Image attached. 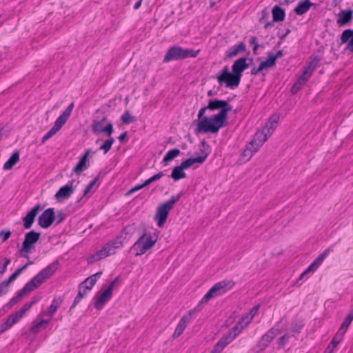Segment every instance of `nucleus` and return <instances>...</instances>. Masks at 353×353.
Segmentation results:
<instances>
[{
	"label": "nucleus",
	"mask_w": 353,
	"mask_h": 353,
	"mask_svg": "<svg viewBox=\"0 0 353 353\" xmlns=\"http://www.w3.org/2000/svg\"><path fill=\"white\" fill-rule=\"evenodd\" d=\"M341 43H347L345 50L353 52V29L348 28L343 30L341 35Z\"/></svg>",
	"instance_id": "20"
},
{
	"label": "nucleus",
	"mask_w": 353,
	"mask_h": 353,
	"mask_svg": "<svg viewBox=\"0 0 353 353\" xmlns=\"http://www.w3.org/2000/svg\"><path fill=\"white\" fill-rule=\"evenodd\" d=\"M235 285L232 280H223L214 285L204 295L200 304L206 303L213 298L221 296L232 289Z\"/></svg>",
	"instance_id": "9"
},
{
	"label": "nucleus",
	"mask_w": 353,
	"mask_h": 353,
	"mask_svg": "<svg viewBox=\"0 0 353 353\" xmlns=\"http://www.w3.org/2000/svg\"><path fill=\"white\" fill-rule=\"evenodd\" d=\"M277 57L275 54L269 52L268 59L265 61L271 68L276 65Z\"/></svg>",
	"instance_id": "54"
},
{
	"label": "nucleus",
	"mask_w": 353,
	"mask_h": 353,
	"mask_svg": "<svg viewBox=\"0 0 353 353\" xmlns=\"http://www.w3.org/2000/svg\"><path fill=\"white\" fill-rule=\"evenodd\" d=\"M279 120V115L278 114H274L272 117H270L268 120V123L266 124L265 127L264 128L266 131L268 130H270L272 133L275 130L276 127V124L278 123Z\"/></svg>",
	"instance_id": "40"
},
{
	"label": "nucleus",
	"mask_w": 353,
	"mask_h": 353,
	"mask_svg": "<svg viewBox=\"0 0 353 353\" xmlns=\"http://www.w3.org/2000/svg\"><path fill=\"white\" fill-rule=\"evenodd\" d=\"M73 182L74 181L72 180L66 185L61 187L59 190L56 192L54 196L55 198L57 199H65L69 198L74 190L73 187Z\"/></svg>",
	"instance_id": "19"
},
{
	"label": "nucleus",
	"mask_w": 353,
	"mask_h": 353,
	"mask_svg": "<svg viewBox=\"0 0 353 353\" xmlns=\"http://www.w3.org/2000/svg\"><path fill=\"white\" fill-rule=\"evenodd\" d=\"M229 101L230 99L224 101L222 111L217 113L226 125H228V112L232 110V106L229 103Z\"/></svg>",
	"instance_id": "29"
},
{
	"label": "nucleus",
	"mask_w": 353,
	"mask_h": 353,
	"mask_svg": "<svg viewBox=\"0 0 353 353\" xmlns=\"http://www.w3.org/2000/svg\"><path fill=\"white\" fill-rule=\"evenodd\" d=\"M107 121V116L104 115L101 120H94L92 124V130L94 133H104L108 137L112 136L114 132V126L112 121L102 127L103 123Z\"/></svg>",
	"instance_id": "13"
},
{
	"label": "nucleus",
	"mask_w": 353,
	"mask_h": 353,
	"mask_svg": "<svg viewBox=\"0 0 353 353\" xmlns=\"http://www.w3.org/2000/svg\"><path fill=\"white\" fill-rule=\"evenodd\" d=\"M74 102L71 103L63 111V112L57 119V121L63 125L68 120L71 114V112L74 108Z\"/></svg>",
	"instance_id": "30"
},
{
	"label": "nucleus",
	"mask_w": 353,
	"mask_h": 353,
	"mask_svg": "<svg viewBox=\"0 0 353 353\" xmlns=\"http://www.w3.org/2000/svg\"><path fill=\"white\" fill-rule=\"evenodd\" d=\"M201 145L203 147V149H201V155H199V157L205 156V161L211 152L210 146L208 144L205 139H203L201 141Z\"/></svg>",
	"instance_id": "48"
},
{
	"label": "nucleus",
	"mask_w": 353,
	"mask_h": 353,
	"mask_svg": "<svg viewBox=\"0 0 353 353\" xmlns=\"http://www.w3.org/2000/svg\"><path fill=\"white\" fill-rule=\"evenodd\" d=\"M281 332V330L277 327V325L270 328L265 334H263L256 346V352L259 353L264 350L272 342V341Z\"/></svg>",
	"instance_id": "12"
},
{
	"label": "nucleus",
	"mask_w": 353,
	"mask_h": 353,
	"mask_svg": "<svg viewBox=\"0 0 353 353\" xmlns=\"http://www.w3.org/2000/svg\"><path fill=\"white\" fill-rule=\"evenodd\" d=\"M244 328L242 323H238L228 332L224 334L219 341L214 345L210 353H221L225 347L230 344Z\"/></svg>",
	"instance_id": "7"
},
{
	"label": "nucleus",
	"mask_w": 353,
	"mask_h": 353,
	"mask_svg": "<svg viewBox=\"0 0 353 353\" xmlns=\"http://www.w3.org/2000/svg\"><path fill=\"white\" fill-rule=\"evenodd\" d=\"M90 166L89 159L85 156H81L77 165L73 169V172L76 174H80L83 171Z\"/></svg>",
	"instance_id": "25"
},
{
	"label": "nucleus",
	"mask_w": 353,
	"mask_h": 353,
	"mask_svg": "<svg viewBox=\"0 0 353 353\" xmlns=\"http://www.w3.org/2000/svg\"><path fill=\"white\" fill-rule=\"evenodd\" d=\"M20 299H21V298L19 297V296H18L17 294L15 296L12 297L9 301V302L6 304V306L8 307H12L15 304H17Z\"/></svg>",
	"instance_id": "64"
},
{
	"label": "nucleus",
	"mask_w": 353,
	"mask_h": 353,
	"mask_svg": "<svg viewBox=\"0 0 353 353\" xmlns=\"http://www.w3.org/2000/svg\"><path fill=\"white\" fill-rule=\"evenodd\" d=\"M41 210L42 207L41 205L37 204L32 208L24 217L22 218L23 225L25 229H30L32 226L37 215Z\"/></svg>",
	"instance_id": "15"
},
{
	"label": "nucleus",
	"mask_w": 353,
	"mask_h": 353,
	"mask_svg": "<svg viewBox=\"0 0 353 353\" xmlns=\"http://www.w3.org/2000/svg\"><path fill=\"white\" fill-rule=\"evenodd\" d=\"M59 262L56 260L41 270L36 276L28 281L23 288L17 292V295L21 299L25 294L38 288L46 280L50 279L58 270Z\"/></svg>",
	"instance_id": "2"
},
{
	"label": "nucleus",
	"mask_w": 353,
	"mask_h": 353,
	"mask_svg": "<svg viewBox=\"0 0 353 353\" xmlns=\"http://www.w3.org/2000/svg\"><path fill=\"white\" fill-rule=\"evenodd\" d=\"M134 223L132 225L125 226L119 235L114 238V240L121 243L123 246V243L130 239L134 230Z\"/></svg>",
	"instance_id": "21"
},
{
	"label": "nucleus",
	"mask_w": 353,
	"mask_h": 353,
	"mask_svg": "<svg viewBox=\"0 0 353 353\" xmlns=\"http://www.w3.org/2000/svg\"><path fill=\"white\" fill-rule=\"evenodd\" d=\"M201 304H200V303H199V305L195 308L189 310L188 314L185 315H183L181 318L186 319H185L186 322L190 323V320L192 319V314L194 313H195L196 312L201 311Z\"/></svg>",
	"instance_id": "53"
},
{
	"label": "nucleus",
	"mask_w": 353,
	"mask_h": 353,
	"mask_svg": "<svg viewBox=\"0 0 353 353\" xmlns=\"http://www.w3.org/2000/svg\"><path fill=\"white\" fill-rule=\"evenodd\" d=\"M41 233L32 230L25 234V238L22 243V246L19 250V252L24 258L29 259L27 254L32 252L35 249V245L39 240Z\"/></svg>",
	"instance_id": "11"
},
{
	"label": "nucleus",
	"mask_w": 353,
	"mask_h": 353,
	"mask_svg": "<svg viewBox=\"0 0 353 353\" xmlns=\"http://www.w3.org/2000/svg\"><path fill=\"white\" fill-rule=\"evenodd\" d=\"M251 45H253V53L254 54H257V50L259 47V45L258 43V40L256 37L255 36H251L249 41Z\"/></svg>",
	"instance_id": "59"
},
{
	"label": "nucleus",
	"mask_w": 353,
	"mask_h": 353,
	"mask_svg": "<svg viewBox=\"0 0 353 353\" xmlns=\"http://www.w3.org/2000/svg\"><path fill=\"white\" fill-rule=\"evenodd\" d=\"M273 22H281L285 20V11L280 6H275L272 10Z\"/></svg>",
	"instance_id": "24"
},
{
	"label": "nucleus",
	"mask_w": 353,
	"mask_h": 353,
	"mask_svg": "<svg viewBox=\"0 0 353 353\" xmlns=\"http://www.w3.org/2000/svg\"><path fill=\"white\" fill-rule=\"evenodd\" d=\"M265 142V139L262 140L256 141L253 138V139L249 143L248 145L252 149V152H257L258 150L263 145V144Z\"/></svg>",
	"instance_id": "46"
},
{
	"label": "nucleus",
	"mask_w": 353,
	"mask_h": 353,
	"mask_svg": "<svg viewBox=\"0 0 353 353\" xmlns=\"http://www.w3.org/2000/svg\"><path fill=\"white\" fill-rule=\"evenodd\" d=\"M353 321V305L351 306V309L345 317V320L343 321L342 325H341L340 328L336 333L339 336H341L343 338L348 327L351 324L352 321Z\"/></svg>",
	"instance_id": "22"
},
{
	"label": "nucleus",
	"mask_w": 353,
	"mask_h": 353,
	"mask_svg": "<svg viewBox=\"0 0 353 353\" xmlns=\"http://www.w3.org/2000/svg\"><path fill=\"white\" fill-rule=\"evenodd\" d=\"M20 319L21 318L16 312L12 313L10 314L4 321V323L6 324L5 327H8V329H10L13 325L19 322Z\"/></svg>",
	"instance_id": "41"
},
{
	"label": "nucleus",
	"mask_w": 353,
	"mask_h": 353,
	"mask_svg": "<svg viewBox=\"0 0 353 353\" xmlns=\"http://www.w3.org/2000/svg\"><path fill=\"white\" fill-rule=\"evenodd\" d=\"M62 127L63 125L56 120L53 127L43 137L41 143H44L48 139L54 135Z\"/></svg>",
	"instance_id": "34"
},
{
	"label": "nucleus",
	"mask_w": 353,
	"mask_h": 353,
	"mask_svg": "<svg viewBox=\"0 0 353 353\" xmlns=\"http://www.w3.org/2000/svg\"><path fill=\"white\" fill-rule=\"evenodd\" d=\"M20 273L19 271L16 270L7 280H5L6 283L8 285H10L11 283H12L14 280L17 279V278L19 276Z\"/></svg>",
	"instance_id": "63"
},
{
	"label": "nucleus",
	"mask_w": 353,
	"mask_h": 353,
	"mask_svg": "<svg viewBox=\"0 0 353 353\" xmlns=\"http://www.w3.org/2000/svg\"><path fill=\"white\" fill-rule=\"evenodd\" d=\"M313 72L305 67L303 69L302 74L298 79L305 83L309 80Z\"/></svg>",
	"instance_id": "50"
},
{
	"label": "nucleus",
	"mask_w": 353,
	"mask_h": 353,
	"mask_svg": "<svg viewBox=\"0 0 353 353\" xmlns=\"http://www.w3.org/2000/svg\"><path fill=\"white\" fill-rule=\"evenodd\" d=\"M271 67L265 61H262L258 67L260 74L263 76L267 74L268 70Z\"/></svg>",
	"instance_id": "58"
},
{
	"label": "nucleus",
	"mask_w": 353,
	"mask_h": 353,
	"mask_svg": "<svg viewBox=\"0 0 353 353\" xmlns=\"http://www.w3.org/2000/svg\"><path fill=\"white\" fill-rule=\"evenodd\" d=\"M12 232L10 230H2L0 232V239H1V242H6L10 236Z\"/></svg>",
	"instance_id": "60"
},
{
	"label": "nucleus",
	"mask_w": 353,
	"mask_h": 353,
	"mask_svg": "<svg viewBox=\"0 0 353 353\" xmlns=\"http://www.w3.org/2000/svg\"><path fill=\"white\" fill-rule=\"evenodd\" d=\"M56 220V214L53 208L45 210L39 216L38 225L44 229L50 228Z\"/></svg>",
	"instance_id": "14"
},
{
	"label": "nucleus",
	"mask_w": 353,
	"mask_h": 353,
	"mask_svg": "<svg viewBox=\"0 0 353 353\" xmlns=\"http://www.w3.org/2000/svg\"><path fill=\"white\" fill-rule=\"evenodd\" d=\"M50 321V319H41L40 321H34L32 323V325L30 327V332L32 333H38L39 330L41 327L45 328L46 325H47Z\"/></svg>",
	"instance_id": "38"
},
{
	"label": "nucleus",
	"mask_w": 353,
	"mask_h": 353,
	"mask_svg": "<svg viewBox=\"0 0 353 353\" xmlns=\"http://www.w3.org/2000/svg\"><path fill=\"white\" fill-rule=\"evenodd\" d=\"M74 102L71 103L63 111V112L57 119V121L63 125L68 120L71 114V112L74 108Z\"/></svg>",
	"instance_id": "31"
},
{
	"label": "nucleus",
	"mask_w": 353,
	"mask_h": 353,
	"mask_svg": "<svg viewBox=\"0 0 353 353\" xmlns=\"http://www.w3.org/2000/svg\"><path fill=\"white\" fill-rule=\"evenodd\" d=\"M225 100H221L218 99H210L208 101L207 108L211 111L218 110L222 111L223 108V103Z\"/></svg>",
	"instance_id": "35"
},
{
	"label": "nucleus",
	"mask_w": 353,
	"mask_h": 353,
	"mask_svg": "<svg viewBox=\"0 0 353 353\" xmlns=\"http://www.w3.org/2000/svg\"><path fill=\"white\" fill-rule=\"evenodd\" d=\"M182 195V192L178 194L172 195L168 201H166L159 205L154 217V219L159 228H163L165 225L168 218L170 211L173 209L174 205L180 200Z\"/></svg>",
	"instance_id": "5"
},
{
	"label": "nucleus",
	"mask_w": 353,
	"mask_h": 353,
	"mask_svg": "<svg viewBox=\"0 0 353 353\" xmlns=\"http://www.w3.org/2000/svg\"><path fill=\"white\" fill-rule=\"evenodd\" d=\"M99 175L97 176L92 181H91L87 185L86 187L85 188L84 190H83V195L82 196H81L78 200H77V203H79L81 202L83 197L87 196L91 191L92 188L94 187V185L96 184V183L97 182V181L99 180Z\"/></svg>",
	"instance_id": "43"
},
{
	"label": "nucleus",
	"mask_w": 353,
	"mask_h": 353,
	"mask_svg": "<svg viewBox=\"0 0 353 353\" xmlns=\"http://www.w3.org/2000/svg\"><path fill=\"white\" fill-rule=\"evenodd\" d=\"M112 293L109 290H105L97 297L94 306L97 310H101L103 308L106 303L112 298Z\"/></svg>",
	"instance_id": "18"
},
{
	"label": "nucleus",
	"mask_w": 353,
	"mask_h": 353,
	"mask_svg": "<svg viewBox=\"0 0 353 353\" xmlns=\"http://www.w3.org/2000/svg\"><path fill=\"white\" fill-rule=\"evenodd\" d=\"M63 301V299L61 296L55 297L52 301V303L49 307V310L48 311V313H44L43 315H49L51 318L54 316V314L56 313L57 309L61 306Z\"/></svg>",
	"instance_id": "27"
},
{
	"label": "nucleus",
	"mask_w": 353,
	"mask_h": 353,
	"mask_svg": "<svg viewBox=\"0 0 353 353\" xmlns=\"http://www.w3.org/2000/svg\"><path fill=\"white\" fill-rule=\"evenodd\" d=\"M19 152L18 150H15L8 160L3 165V170H11L17 162L19 161Z\"/></svg>",
	"instance_id": "28"
},
{
	"label": "nucleus",
	"mask_w": 353,
	"mask_h": 353,
	"mask_svg": "<svg viewBox=\"0 0 353 353\" xmlns=\"http://www.w3.org/2000/svg\"><path fill=\"white\" fill-rule=\"evenodd\" d=\"M305 326V322L303 319H299L294 321L290 327V332L294 334H300Z\"/></svg>",
	"instance_id": "32"
},
{
	"label": "nucleus",
	"mask_w": 353,
	"mask_h": 353,
	"mask_svg": "<svg viewBox=\"0 0 353 353\" xmlns=\"http://www.w3.org/2000/svg\"><path fill=\"white\" fill-rule=\"evenodd\" d=\"M312 6H315L312 1H299L294 11L297 15L301 16L306 13Z\"/></svg>",
	"instance_id": "26"
},
{
	"label": "nucleus",
	"mask_w": 353,
	"mask_h": 353,
	"mask_svg": "<svg viewBox=\"0 0 353 353\" xmlns=\"http://www.w3.org/2000/svg\"><path fill=\"white\" fill-rule=\"evenodd\" d=\"M115 252H116L114 251H110V250H108V247H105V245H104L100 250L97 251L95 253L99 257L100 259H103L107 257L108 256L115 254Z\"/></svg>",
	"instance_id": "47"
},
{
	"label": "nucleus",
	"mask_w": 353,
	"mask_h": 353,
	"mask_svg": "<svg viewBox=\"0 0 353 353\" xmlns=\"http://www.w3.org/2000/svg\"><path fill=\"white\" fill-rule=\"evenodd\" d=\"M114 143V139L110 136L109 137V139L104 141V143L99 148L98 150H103L104 154H107L112 148Z\"/></svg>",
	"instance_id": "42"
},
{
	"label": "nucleus",
	"mask_w": 353,
	"mask_h": 353,
	"mask_svg": "<svg viewBox=\"0 0 353 353\" xmlns=\"http://www.w3.org/2000/svg\"><path fill=\"white\" fill-rule=\"evenodd\" d=\"M320 61L321 58L319 56H314L312 61L310 62L309 65L307 66V68L312 70V72H314Z\"/></svg>",
	"instance_id": "57"
},
{
	"label": "nucleus",
	"mask_w": 353,
	"mask_h": 353,
	"mask_svg": "<svg viewBox=\"0 0 353 353\" xmlns=\"http://www.w3.org/2000/svg\"><path fill=\"white\" fill-rule=\"evenodd\" d=\"M32 306L30 303H27L23 305V306L18 311L15 312L18 316L22 319L26 314V312L32 307Z\"/></svg>",
	"instance_id": "56"
},
{
	"label": "nucleus",
	"mask_w": 353,
	"mask_h": 353,
	"mask_svg": "<svg viewBox=\"0 0 353 353\" xmlns=\"http://www.w3.org/2000/svg\"><path fill=\"white\" fill-rule=\"evenodd\" d=\"M353 19V10L347 8L341 10L338 14L337 23L339 26H345L349 25Z\"/></svg>",
	"instance_id": "16"
},
{
	"label": "nucleus",
	"mask_w": 353,
	"mask_h": 353,
	"mask_svg": "<svg viewBox=\"0 0 353 353\" xmlns=\"http://www.w3.org/2000/svg\"><path fill=\"white\" fill-rule=\"evenodd\" d=\"M253 61L252 58L242 57L234 61L230 71L228 66L225 65L221 72L216 74V79L221 86L223 84L227 88L234 89L237 88L241 80L243 72L250 67V63Z\"/></svg>",
	"instance_id": "1"
},
{
	"label": "nucleus",
	"mask_w": 353,
	"mask_h": 353,
	"mask_svg": "<svg viewBox=\"0 0 353 353\" xmlns=\"http://www.w3.org/2000/svg\"><path fill=\"white\" fill-rule=\"evenodd\" d=\"M59 262L56 260L41 270L36 276L28 281L23 288L17 292V295L21 299L25 294L38 288L46 280L50 279L58 270Z\"/></svg>",
	"instance_id": "3"
},
{
	"label": "nucleus",
	"mask_w": 353,
	"mask_h": 353,
	"mask_svg": "<svg viewBox=\"0 0 353 353\" xmlns=\"http://www.w3.org/2000/svg\"><path fill=\"white\" fill-rule=\"evenodd\" d=\"M102 274V272H98L96 274H94L89 277H88L85 281H83L85 285H86L85 288L91 290L93 286L97 283L98 279L101 277Z\"/></svg>",
	"instance_id": "33"
},
{
	"label": "nucleus",
	"mask_w": 353,
	"mask_h": 353,
	"mask_svg": "<svg viewBox=\"0 0 353 353\" xmlns=\"http://www.w3.org/2000/svg\"><path fill=\"white\" fill-rule=\"evenodd\" d=\"M205 156L188 158L183 161L179 165L173 168L170 177L176 181L186 178L184 170L189 169L195 163L202 164L205 162Z\"/></svg>",
	"instance_id": "8"
},
{
	"label": "nucleus",
	"mask_w": 353,
	"mask_h": 353,
	"mask_svg": "<svg viewBox=\"0 0 353 353\" xmlns=\"http://www.w3.org/2000/svg\"><path fill=\"white\" fill-rule=\"evenodd\" d=\"M186 319H184V318H181L174 330V332L172 335V337L174 339H176L177 337H179V336H181L182 334V333L183 332V331L185 330V329L186 328L188 324L189 323L186 322L185 321Z\"/></svg>",
	"instance_id": "37"
},
{
	"label": "nucleus",
	"mask_w": 353,
	"mask_h": 353,
	"mask_svg": "<svg viewBox=\"0 0 353 353\" xmlns=\"http://www.w3.org/2000/svg\"><path fill=\"white\" fill-rule=\"evenodd\" d=\"M343 337L335 334L331 342L328 344L323 353H332L337 345L342 341Z\"/></svg>",
	"instance_id": "39"
},
{
	"label": "nucleus",
	"mask_w": 353,
	"mask_h": 353,
	"mask_svg": "<svg viewBox=\"0 0 353 353\" xmlns=\"http://www.w3.org/2000/svg\"><path fill=\"white\" fill-rule=\"evenodd\" d=\"M272 135V132L270 130H266L263 128L262 132H257L255 133L254 136V139L259 141V140H262L265 139V141L268 139Z\"/></svg>",
	"instance_id": "44"
},
{
	"label": "nucleus",
	"mask_w": 353,
	"mask_h": 353,
	"mask_svg": "<svg viewBox=\"0 0 353 353\" xmlns=\"http://www.w3.org/2000/svg\"><path fill=\"white\" fill-rule=\"evenodd\" d=\"M303 84L305 83L298 79L291 88L290 92L292 94H296L301 89Z\"/></svg>",
	"instance_id": "55"
},
{
	"label": "nucleus",
	"mask_w": 353,
	"mask_h": 353,
	"mask_svg": "<svg viewBox=\"0 0 353 353\" xmlns=\"http://www.w3.org/2000/svg\"><path fill=\"white\" fill-rule=\"evenodd\" d=\"M226 125L220 117L216 114L197 121L196 132L217 134L221 128Z\"/></svg>",
	"instance_id": "4"
},
{
	"label": "nucleus",
	"mask_w": 353,
	"mask_h": 353,
	"mask_svg": "<svg viewBox=\"0 0 353 353\" xmlns=\"http://www.w3.org/2000/svg\"><path fill=\"white\" fill-rule=\"evenodd\" d=\"M334 245H331L326 248L321 254L316 258L313 262L308 266V270H314V272L319 268V267L323 262L327 256V255L333 252Z\"/></svg>",
	"instance_id": "17"
},
{
	"label": "nucleus",
	"mask_w": 353,
	"mask_h": 353,
	"mask_svg": "<svg viewBox=\"0 0 353 353\" xmlns=\"http://www.w3.org/2000/svg\"><path fill=\"white\" fill-rule=\"evenodd\" d=\"M246 50V45L244 42H239L238 44L229 48L226 53V57L231 59L238 55L239 53Z\"/></svg>",
	"instance_id": "23"
},
{
	"label": "nucleus",
	"mask_w": 353,
	"mask_h": 353,
	"mask_svg": "<svg viewBox=\"0 0 353 353\" xmlns=\"http://www.w3.org/2000/svg\"><path fill=\"white\" fill-rule=\"evenodd\" d=\"M121 120L124 124H129L137 121L136 117L132 116L129 111H125L121 117Z\"/></svg>",
	"instance_id": "45"
},
{
	"label": "nucleus",
	"mask_w": 353,
	"mask_h": 353,
	"mask_svg": "<svg viewBox=\"0 0 353 353\" xmlns=\"http://www.w3.org/2000/svg\"><path fill=\"white\" fill-rule=\"evenodd\" d=\"M105 245V247H108V250H110V251H114V252H115L116 249H118V248H120L122 247L121 243H119L114 239H112L108 243H107Z\"/></svg>",
	"instance_id": "52"
},
{
	"label": "nucleus",
	"mask_w": 353,
	"mask_h": 353,
	"mask_svg": "<svg viewBox=\"0 0 353 353\" xmlns=\"http://www.w3.org/2000/svg\"><path fill=\"white\" fill-rule=\"evenodd\" d=\"M254 152H252V149L247 145L244 150L241 153V157L245 161H249L252 157Z\"/></svg>",
	"instance_id": "51"
},
{
	"label": "nucleus",
	"mask_w": 353,
	"mask_h": 353,
	"mask_svg": "<svg viewBox=\"0 0 353 353\" xmlns=\"http://www.w3.org/2000/svg\"><path fill=\"white\" fill-rule=\"evenodd\" d=\"M290 339L289 333H285L283 336H280L277 340L278 349H283L285 345L288 343Z\"/></svg>",
	"instance_id": "49"
},
{
	"label": "nucleus",
	"mask_w": 353,
	"mask_h": 353,
	"mask_svg": "<svg viewBox=\"0 0 353 353\" xmlns=\"http://www.w3.org/2000/svg\"><path fill=\"white\" fill-rule=\"evenodd\" d=\"M157 238H154L150 232H147L144 230V233L138 239L131 248V250H136L134 255L136 256H141L146 252L153 248L157 242Z\"/></svg>",
	"instance_id": "10"
},
{
	"label": "nucleus",
	"mask_w": 353,
	"mask_h": 353,
	"mask_svg": "<svg viewBox=\"0 0 353 353\" xmlns=\"http://www.w3.org/2000/svg\"><path fill=\"white\" fill-rule=\"evenodd\" d=\"M181 154V151L178 148H173L170 150L164 156L163 162L167 165L169 162L176 158Z\"/></svg>",
	"instance_id": "36"
},
{
	"label": "nucleus",
	"mask_w": 353,
	"mask_h": 353,
	"mask_svg": "<svg viewBox=\"0 0 353 353\" xmlns=\"http://www.w3.org/2000/svg\"><path fill=\"white\" fill-rule=\"evenodd\" d=\"M66 218V214L63 212L62 210H59L57 212V214L56 216V224H59L63 222Z\"/></svg>",
	"instance_id": "62"
},
{
	"label": "nucleus",
	"mask_w": 353,
	"mask_h": 353,
	"mask_svg": "<svg viewBox=\"0 0 353 353\" xmlns=\"http://www.w3.org/2000/svg\"><path fill=\"white\" fill-rule=\"evenodd\" d=\"M83 297V296L81 294V292H78V294L76 296V297L74 298V299L73 301V303H72V305L70 306L68 312L70 313L72 312V310L74 309L76 307V305L81 301V299Z\"/></svg>",
	"instance_id": "61"
},
{
	"label": "nucleus",
	"mask_w": 353,
	"mask_h": 353,
	"mask_svg": "<svg viewBox=\"0 0 353 353\" xmlns=\"http://www.w3.org/2000/svg\"><path fill=\"white\" fill-rule=\"evenodd\" d=\"M200 50H194L193 49L183 48L179 46H172L168 48L163 61L168 63L171 61L183 60L189 57H196Z\"/></svg>",
	"instance_id": "6"
}]
</instances>
